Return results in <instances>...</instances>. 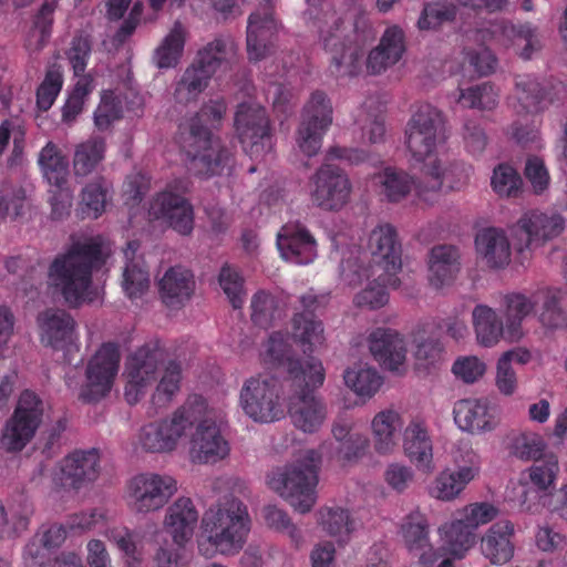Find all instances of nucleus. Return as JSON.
Wrapping results in <instances>:
<instances>
[{
  "mask_svg": "<svg viewBox=\"0 0 567 567\" xmlns=\"http://www.w3.org/2000/svg\"><path fill=\"white\" fill-rule=\"evenodd\" d=\"M226 110L224 100L209 101L178 126L177 142L186 155L188 171L198 177L220 175L234 164L229 148L212 133Z\"/></svg>",
  "mask_w": 567,
  "mask_h": 567,
  "instance_id": "1",
  "label": "nucleus"
},
{
  "mask_svg": "<svg viewBox=\"0 0 567 567\" xmlns=\"http://www.w3.org/2000/svg\"><path fill=\"white\" fill-rule=\"evenodd\" d=\"M104 264L102 245L94 238L76 240L49 267V278L70 308L90 300L92 275Z\"/></svg>",
  "mask_w": 567,
  "mask_h": 567,
  "instance_id": "2",
  "label": "nucleus"
},
{
  "mask_svg": "<svg viewBox=\"0 0 567 567\" xmlns=\"http://www.w3.org/2000/svg\"><path fill=\"white\" fill-rule=\"evenodd\" d=\"M307 369L298 361L290 362L285 408L296 429L312 434L320 430L327 417V406L315 393L323 384L326 374L317 358L307 362Z\"/></svg>",
  "mask_w": 567,
  "mask_h": 567,
  "instance_id": "3",
  "label": "nucleus"
},
{
  "mask_svg": "<svg viewBox=\"0 0 567 567\" xmlns=\"http://www.w3.org/2000/svg\"><path fill=\"white\" fill-rule=\"evenodd\" d=\"M306 14L312 20V27L318 28L324 50L331 54V72L357 75L364 55V39L357 27L351 24L346 33L344 20L328 3H322L319 9L309 8Z\"/></svg>",
  "mask_w": 567,
  "mask_h": 567,
  "instance_id": "4",
  "label": "nucleus"
},
{
  "mask_svg": "<svg viewBox=\"0 0 567 567\" xmlns=\"http://www.w3.org/2000/svg\"><path fill=\"white\" fill-rule=\"evenodd\" d=\"M423 175L426 182L416 181L408 172L389 166L375 178L380 186V194L390 203H400L414 190L419 200L433 204L439 197L444 181L461 182L467 177V169L463 163H453L443 168L441 162L435 159L424 165Z\"/></svg>",
  "mask_w": 567,
  "mask_h": 567,
  "instance_id": "5",
  "label": "nucleus"
},
{
  "mask_svg": "<svg viewBox=\"0 0 567 567\" xmlns=\"http://www.w3.org/2000/svg\"><path fill=\"white\" fill-rule=\"evenodd\" d=\"M327 449L308 450L293 464L274 470L268 475V485L299 513H308L316 503V486L321 457Z\"/></svg>",
  "mask_w": 567,
  "mask_h": 567,
  "instance_id": "6",
  "label": "nucleus"
},
{
  "mask_svg": "<svg viewBox=\"0 0 567 567\" xmlns=\"http://www.w3.org/2000/svg\"><path fill=\"white\" fill-rule=\"evenodd\" d=\"M250 524L247 506L235 497L210 507L202 518L203 533L208 543L223 555H235L241 550Z\"/></svg>",
  "mask_w": 567,
  "mask_h": 567,
  "instance_id": "7",
  "label": "nucleus"
},
{
  "mask_svg": "<svg viewBox=\"0 0 567 567\" xmlns=\"http://www.w3.org/2000/svg\"><path fill=\"white\" fill-rule=\"evenodd\" d=\"M207 402L199 394H192L171 416L153 421L140 430L138 443L145 452L167 453L174 451L182 437L206 415Z\"/></svg>",
  "mask_w": 567,
  "mask_h": 567,
  "instance_id": "8",
  "label": "nucleus"
},
{
  "mask_svg": "<svg viewBox=\"0 0 567 567\" xmlns=\"http://www.w3.org/2000/svg\"><path fill=\"white\" fill-rule=\"evenodd\" d=\"M285 386L287 382L285 381ZM284 384L275 377L257 375L247 379L239 393L244 413L256 422L270 423L285 416Z\"/></svg>",
  "mask_w": 567,
  "mask_h": 567,
  "instance_id": "9",
  "label": "nucleus"
},
{
  "mask_svg": "<svg viewBox=\"0 0 567 567\" xmlns=\"http://www.w3.org/2000/svg\"><path fill=\"white\" fill-rule=\"evenodd\" d=\"M444 130L442 111L430 103L416 105L404 130V143L416 162H424L436 151Z\"/></svg>",
  "mask_w": 567,
  "mask_h": 567,
  "instance_id": "10",
  "label": "nucleus"
},
{
  "mask_svg": "<svg viewBox=\"0 0 567 567\" xmlns=\"http://www.w3.org/2000/svg\"><path fill=\"white\" fill-rule=\"evenodd\" d=\"M166 353L158 341L148 342L140 347L126 360L125 400L128 404H136L146 393L147 389L157 381L159 370L165 364Z\"/></svg>",
  "mask_w": 567,
  "mask_h": 567,
  "instance_id": "11",
  "label": "nucleus"
},
{
  "mask_svg": "<svg viewBox=\"0 0 567 567\" xmlns=\"http://www.w3.org/2000/svg\"><path fill=\"white\" fill-rule=\"evenodd\" d=\"M43 416V402L31 390L19 396L13 414L7 421L0 437V449L20 452L33 439Z\"/></svg>",
  "mask_w": 567,
  "mask_h": 567,
  "instance_id": "12",
  "label": "nucleus"
},
{
  "mask_svg": "<svg viewBox=\"0 0 567 567\" xmlns=\"http://www.w3.org/2000/svg\"><path fill=\"white\" fill-rule=\"evenodd\" d=\"M235 130L244 151L258 158L271 152L274 134L264 106L255 102H243L235 113Z\"/></svg>",
  "mask_w": 567,
  "mask_h": 567,
  "instance_id": "13",
  "label": "nucleus"
},
{
  "mask_svg": "<svg viewBox=\"0 0 567 567\" xmlns=\"http://www.w3.org/2000/svg\"><path fill=\"white\" fill-rule=\"evenodd\" d=\"M176 492L177 482L171 475L145 472L127 482L126 501L134 513L148 514L163 508Z\"/></svg>",
  "mask_w": 567,
  "mask_h": 567,
  "instance_id": "14",
  "label": "nucleus"
},
{
  "mask_svg": "<svg viewBox=\"0 0 567 567\" xmlns=\"http://www.w3.org/2000/svg\"><path fill=\"white\" fill-rule=\"evenodd\" d=\"M331 102L323 91H315L306 103L299 123L296 143L308 157L318 154L322 140L333 120Z\"/></svg>",
  "mask_w": 567,
  "mask_h": 567,
  "instance_id": "15",
  "label": "nucleus"
},
{
  "mask_svg": "<svg viewBox=\"0 0 567 567\" xmlns=\"http://www.w3.org/2000/svg\"><path fill=\"white\" fill-rule=\"evenodd\" d=\"M352 184L337 165L323 163L309 178V195L313 206L324 212H339L350 200Z\"/></svg>",
  "mask_w": 567,
  "mask_h": 567,
  "instance_id": "16",
  "label": "nucleus"
},
{
  "mask_svg": "<svg viewBox=\"0 0 567 567\" xmlns=\"http://www.w3.org/2000/svg\"><path fill=\"white\" fill-rule=\"evenodd\" d=\"M120 349L114 342L103 343L90 360L86 368V385L80 399L85 403L97 402L112 389L120 367Z\"/></svg>",
  "mask_w": 567,
  "mask_h": 567,
  "instance_id": "17",
  "label": "nucleus"
},
{
  "mask_svg": "<svg viewBox=\"0 0 567 567\" xmlns=\"http://www.w3.org/2000/svg\"><path fill=\"white\" fill-rule=\"evenodd\" d=\"M372 262L369 266L373 272L381 271L379 278L392 285L399 282L398 274L402 268V247L396 229L390 224L374 228L369 237Z\"/></svg>",
  "mask_w": 567,
  "mask_h": 567,
  "instance_id": "18",
  "label": "nucleus"
},
{
  "mask_svg": "<svg viewBox=\"0 0 567 567\" xmlns=\"http://www.w3.org/2000/svg\"><path fill=\"white\" fill-rule=\"evenodd\" d=\"M148 216L159 220L182 236H188L194 229V208L190 202L168 184L150 203Z\"/></svg>",
  "mask_w": 567,
  "mask_h": 567,
  "instance_id": "19",
  "label": "nucleus"
},
{
  "mask_svg": "<svg viewBox=\"0 0 567 567\" xmlns=\"http://www.w3.org/2000/svg\"><path fill=\"white\" fill-rule=\"evenodd\" d=\"M299 300L302 310L293 315L292 333L301 344L303 353H312L315 347L322 344L324 341L323 324L318 317L322 315L328 298L308 291Z\"/></svg>",
  "mask_w": 567,
  "mask_h": 567,
  "instance_id": "20",
  "label": "nucleus"
},
{
  "mask_svg": "<svg viewBox=\"0 0 567 567\" xmlns=\"http://www.w3.org/2000/svg\"><path fill=\"white\" fill-rule=\"evenodd\" d=\"M99 474V451L96 449L75 450L60 462L54 483L65 489L79 491L93 483Z\"/></svg>",
  "mask_w": 567,
  "mask_h": 567,
  "instance_id": "21",
  "label": "nucleus"
},
{
  "mask_svg": "<svg viewBox=\"0 0 567 567\" xmlns=\"http://www.w3.org/2000/svg\"><path fill=\"white\" fill-rule=\"evenodd\" d=\"M274 0H258V9L250 13L247 25V53L257 62L268 56L274 47L278 23L274 14Z\"/></svg>",
  "mask_w": 567,
  "mask_h": 567,
  "instance_id": "22",
  "label": "nucleus"
},
{
  "mask_svg": "<svg viewBox=\"0 0 567 567\" xmlns=\"http://www.w3.org/2000/svg\"><path fill=\"white\" fill-rule=\"evenodd\" d=\"M40 341L53 350L65 351L76 339V321L64 309L49 308L37 317Z\"/></svg>",
  "mask_w": 567,
  "mask_h": 567,
  "instance_id": "23",
  "label": "nucleus"
},
{
  "mask_svg": "<svg viewBox=\"0 0 567 567\" xmlns=\"http://www.w3.org/2000/svg\"><path fill=\"white\" fill-rule=\"evenodd\" d=\"M281 257L295 265H309L318 255V244L311 231L301 223H288L277 235Z\"/></svg>",
  "mask_w": 567,
  "mask_h": 567,
  "instance_id": "24",
  "label": "nucleus"
},
{
  "mask_svg": "<svg viewBox=\"0 0 567 567\" xmlns=\"http://www.w3.org/2000/svg\"><path fill=\"white\" fill-rule=\"evenodd\" d=\"M190 440L189 455L199 464L216 463L229 453L228 442L220 434L217 425L205 420V415L196 424Z\"/></svg>",
  "mask_w": 567,
  "mask_h": 567,
  "instance_id": "25",
  "label": "nucleus"
},
{
  "mask_svg": "<svg viewBox=\"0 0 567 567\" xmlns=\"http://www.w3.org/2000/svg\"><path fill=\"white\" fill-rule=\"evenodd\" d=\"M564 223L560 215L530 210L517 221V231L525 237V247L534 249L558 236L564 229Z\"/></svg>",
  "mask_w": 567,
  "mask_h": 567,
  "instance_id": "26",
  "label": "nucleus"
},
{
  "mask_svg": "<svg viewBox=\"0 0 567 567\" xmlns=\"http://www.w3.org/2000/svg\"><path fill=\"white\" fill-rule=\"evenodd\" d=\"M370 351L374 359L385 369L395 371L406 357L403 337L389 328H377L369 337Z\"/></svg>",
  "mask_w": 567,
  "mask_h": 567,
  "instance_id": "27",
  "label": "nucleus"
},
{
  "mask_svg": "<svg viewBox=\"0 0 567 567\" xmlns=\"http://www.w3.org/2000/svg\"><path fill=\"white\" fill-rule=\"evenodd\" d=\"M195 290V279L190 270L174 266L168 268L158 281L162 302L171 309H181Z\"/></svg>",
  "mask_w": 567,
  "mask_h": 567,
  "instance_id": "28",
  "label": "nucleus"
},
{
  "mask_svg": "<svg viewBox=\"0 0 567 567\" xmlns=\"http://www.w3.org/2000/svg\"><path fill=\"white\" fill-rule=\"evenodd\" d=\"M514 524L511 520L494 523L481 539V550L494 565H504L514 556Z\"/></svg>",
  "mask_w": 567,
  "mask_h": 567,
  "instance_id": "29",
  "label": "nucleus"
},
{
  "mask_svg": "<svg viewBox=\"0 0 567 567\" xmlns=\"http://www.w3.org/2000/svg\"><path fill=\"white\" fill-rule=\"evenodd\" d=\"M198 520V512L189 497H178L168 508L164 519L166 532L178 546L187 543Z\"/></svg>",
  "mask_w": 567,
  "mask_h": 567,
  "instance_id": "30",
  "label": "nucleus"
},
{
  "mask_svg": "<svg viewBox=\"0 0 567 567\" xmlns=\"http://www.w3.org/2000/svg\"><path fill=\"white\" fill-rule=\"evenodd\" d=\"M403 450L417 468L430 472L433 461V444L423 421L412 420L403 433Z\"/></svg>",
  "mask_w": 567,
  "mask_h": 567,
  "instance_id": "31",
  "label": "nucleus"
},
{
  "mask_svg": "<svg viewBox=\"0 0 567 567\" xmlns=\"http://www.w3.org/2000/svg\"><path fill=\"white\" fill-rule=\"evenodd\" d=\"M475 247L478 256L491 268H504L511 261V244L503 229L483 228L476 234Z\"/></svg>",
  "mask_w": 567,
  "mask_h": 567,
  "instance_id": "32",
  "label": "nucleus"
},
{
  "mask_svg": "<svg viewBox=\"0 0 567 567\" xmlns=\"http://www.w3.org/2000/svg\"><path fill=\"white\" fill-rule=\"evenodd\" d=\"M460 252L455 246L437 245L430 251L429 280L439 289L453 282L460 271Z\"/></svg>",
  "mask_w": 567,
  "mask_h": 567,
  "instance_id": "33",
  "label": "nucleus"
},
{
  "mask_svg": "<svg viewBox=\"0 0 567 567\" xmlns=\"http://www.w3.org/2000/svg\"><path fill=\"white\" fill-rule=\"evenodd\" d=\"M453 412L455 423L463 431L478 433L494 427L493 415L485 399L461 400L455 404Z\"/></svg>",
  "mask_w": 567,
  "mask_h": 567,
  "instance_id": "34",
  "label": "nucleus"
},
{
  "mask_svg": "<svg viewBox=\"0 0 567 567\" xmlns=\"http://www.w3.org/2000/svg\"><path fill=\"white\" fill-rule=\"evenodd\" d=\"M237 51V44L230 35L219 34L199 49L194 60L214 75L235 62Z\"/></svg>",
  "mask_w": 567,
  "mask_h": 567,
  "instance_id": "35",
  "label": "nucleus"
},
{
  "mask_svg": "<svg viewBox=\"0 0 567 567\" xmlns=\"http://www.w3.org/2000/svg\"><path fill=\"white\" fill-rule=\"evenodd\" d=\"M213 74L197 61H193L183 72L175 84L174 100L182 105L196 102L208 87Z\"/></svg>",
  "mask_w": 567,
  "mask_h": 567,
  "instance_id": "36",
  "label": "nucleus"
},
{
  "mask_svg": "<svg viewBox=\"0 0 567 567\" xmlns=\"http://www.w3.org/2000/svg\"><path fill=\"white\" fill-rule=\"evenodd\" d=\"M140 244L136 240L127 243L124 250L127 262L123 271L122 287L130 299L141 297L150 287V272L143 260H135L134 255Z\"/></svg>",
  "mask_w": 567,
  "mask_h": 567,
  "instance_id": "37",
  "label": "nucleus"
},
{
  "mask_svg": "<svg viewBox=\"0 0 567 567\" xmlns=\"http://www.w3.org/2000/svg\"><path fill=\"white\" fill-rule=\"evenodd\" d=\"M514 109L517 114H537L546 107V92L542 84L532 75L515 78Z\"/></svg>",
  "mask_w": 567,
  "mask_h": 567,
  "instance_id": "38",
  "label": "nucleus"
},
{
  "mask_svg": "<svg viewBox=\"0 0 567 567\" xmlns=\"http://www.w3.org/2000/svg\"><path fill=\"white\" fill-rule=\"evenodd\" d=\"M477 474L478 467L473 463L468 466H461L457 471L445 470L435 478L431 495L441 501H452Z\"/></svg>",
  "mask_w": 567,
  "mask_h": 567,
  "instance_id": "39",
  "label": "nucleus"
},
{
  "mask_svg": "<svg viewBox=\"0 0 567 567\" xmlns=\"http://www.w3.org/2000/svg\"><path fill=\"white\" fill-rule=\"evenodd\" d=\"M374 449L379 454L391 453L398 443L401 427L400 414L391 409L380 411L371 423Z\"/></svg>",
  "mask_w": 567,
  "mask_h": 567,
  "instance_id": "40",
  "label": "nucleus"
},
{
  "mask_svg": "<svg viewBox=\"0 0 567 567\" xmlns=\"http://www.w3.org/2000/svg\"><path fill=\"white\" fill-rule=\"evenodd\" d=\"M380 272L381 271L373 272L369 268H362L361 272L357 274L358 279L349 280L350 285H357L361 284L363 276L367 279L374 277L373 280L370 281L369 285L354 297V303L358 307H368L370 309L381 308L389 300L388 288L396 289L399 287L400 281L392 285L388 281L381 280L379 278Z\"/></svg>",
  "mask_w": 567,
  "mask_h": 567,
  "instance_id": "41",
  "label": "nucleus"
},
{
  "mask_svg": "<svg viewBox=\"0 0 567 567\" xmlns=\"http://www.w3.org/2000/svg\"><path fill=\"white\" fill-rule=\"evenodd\" d=\"M472 317L478 343L484 347L495 346L504 332L503 321L496 311L488 306L477 305Z\"/></svg>",
  "mask_w": 567,
  "mask_h": 567,
  "instance_id": "42",
  "label": "nucleus"
},
{
  "mask_svg": "<svg viewBox=\"0 0 567 567\" xmlns=\"http://www.w3.org/2000/svg\"><path fill=\"white\" fill-rule=\"evenodd\" d=\"M439 532L445 549L456 558H463L475 544V530L462 518L445 523Z\"/></svg>",
  "mask_w": 567,
  "mask_h": 567,
  "instance_id": "43",
  "label": "nucleus"
},
{
  "mask_svg": "<svg viewBox=\"0 0 567 567\" xmlns=\"http://www.w3.org/2000/svg\"><path fill=\"white\" fill-rule=\"evenodd\" d=\"M38 163L44 178L58 188L66 183L69 161L53 142H48L39 154Z\"/></svg>",
  "mask_w": 567,
  "mask_h": 567,
  "instance_id": "44",
  "label": "nucleus"
},
{
  "mask_svg": "<svg viewBox=\"0 0 567 567\" xmlns=\"http://www.w3.org/2000/svg\"><path fill=\"white\" fill-rule=\"evenodd\" d=\"M186 31L181 22H175L168 34L156 48L153 60L158 69L175 68L184 52Z\"/></svg>",
  "mask_w": 567,
  "mask_h": 567,
  "instance_id": "45",
  "label": "nucleus"
},
{
  "mask_svg": "<svg viewBox=\"0 0 567 567\" xmlns=\"http://www.w3.org/2000/svg\"><path fill=\"white\" fill-rule=\"evenodd\" d=\"M161 371L155 391L152 394V403L155 406L168 405L178 393L182 382V364L177 360L167 361Z\"/></svg>",
  "mask_w": 567,
  "mask_h": 567,
  "instance_id": "46",
  "label": "nucleus"
},
{
  "mask_svg": "<svg viewBox=\"0 0 567 567\" xmlns=\"http://www.w3.org/2000/svg\"><path fill=\"white\" fill-rule=\"evenodd\" d=\"M563 291L550 288L535 293L536 305L542 303L539 321L547 328H561L567 326V312L561 307Z\"/></svg>",
  "mask_w": 567,
  "mask_h": 567,
  "instance_id": "47",
  "label": "nucleus"
},
{
  "mask_svg": "<svg viewBox=\"0 0 567 567\" xmlns=\"http://www.w3.org/2000/svg\"><path fill=\"white\" fill-rule=\"evenodd\" d=\"M106 144L101 136H92L79 144L74 152L73 168L78 176H87L103 161Z\"/></svg>",
  "mask_w": 567,
  "mask_h": 567,
  "instance_id": "48",
  "label": "nucleus"
},
{
  "mask_svg": "<svg viewBox=\"0 0 567 567\" xmlns=\"http://www.w3.org/2000/svg\"><path fill=\"white\" fill-rule=\"evenodd\" d=\"M250 318L255 326L268 329L280 320L284 309L276 296L265 290L257 291L250 301Z\"/></svg>",
  "mask_w": 567,
  "mask_h": 567,
  "instance_id": "49",
  "label": "nucleus"
},
{
  "mask_svg": "<svg viewBox=\"0 0 567 567\" xmlns=\"http://www.w3.org/2000/svg\"><path fill=\"white\" fill-rule=\"evenodd\" d=\"M33 514L31 504L23 501L9 507V512L0 504V538L17 537L25 532Z\"/></svg>",
  "mask_w": 567,
  "mask_h": 567,
  "instance_id": "50",
  "label": "nucleus"
},
{
  "mask_svg": "<svg viewBox=\"0 0 567 567\" xmlns=\"http://www.w3.org/2000/svg\"><path fill=\"white\" fill-rule=\"evenodd\" d=\"M344 383L358 396L370 399L381 388L383 379L374 368H349L343 374Z\"/></svg>",
  "mask_w": 567,
  "mask_h": 567,
  "instance_id": "51",
  "label": "nucleus"
},
{
  "mask_svg": "<svg viewBox=\"0 0 567 567\" xmlns=\"http://www.w3.org/2000/svg\"><path fill=\"white\" fill-rule=\"evenodd\" d=\"M429 520L419 509L411 512L402 524V535L408 548L413 550L429 549L432 545L429 537Z\"/></svg>",
  "mask_w": 567,
  "mask_h": 567,
  "instance_id": "52",
  "label": "nucleus"
},
{
  "mask_svg": "<svg viewBox=\"0 0 567 567\" xmlns=\"http://www.w3.org/2000/svg\"><path fill=\"white\" fill-rule=\"evenodd\" d=\"M458 102L467 109L492 111L498 104V91L489 82L460 90Z\"/></svg>",
  "mask_w": 567,
  "mask_h": 567,
  "instance_id": "53",
  "label": "nucleus"
},
{
  "mask_svg": "<svg viewBox=\"0 0 567 567\" xmlns=\"http://www.w3.org/2000/svg\"><path fill=\"white\" fill-rule=\"evenodd\" d=\"M109 184L103 177L85 185L82 190V212L87 217L97 218L104 212L107 203Z\"/></svg>",
  "mask_w": 567,
  "mask_h": 567,
  "instance_id": "54",
  "label": "nucleus"
},
{
  "mask_svg": "<svg viewBox=\"0 0 567 567\" xmlns=\"http://www.w3.org/2000/svg\"><path fill=\"white\" fill-rule=\"evenodd\" d=\"M507 328L512 337L519 333L522 321L534 310L535 295L528 298L523 293H509L505 297Z\"/></svg>",
  "mask_w": 567,
  "mask_h": 567,
  "instance_id": "55",
  "label": "nucleus"
},
{
  "mask_svg": "<svg viewBox=\"0 0 567 567\" xmlns=\"http://www.w3.org/2000/svg\"><path fill=\"white\" fill-rule=\"evenodd\" d=\"M457 7L450 2L426 3L417 21L420 30H436L445 23L453 22Z\"/></svg>",
  "mask_w": 567,
  "mask_h": 567,
  "instance_id": "56",
  "label": "nucleus"
},
{
  "mask_svg": "<svg viewBox=\"0 0 567 567\" xmlns=\"http://www.w3.org/2000/svg\"><path fill=\"white\" fill-rule=\"evenodd\" d=\"M491 185L499 196L517 197L522 190L523 179L513 166L499 164L493 171Z\"/></svg>",
  "mask_w": 567,
  "mask_h": 567,
  "instance_id": "57",
  "label": "nucleus"
},
{
  "mask_svg": "<svg viewBox=\"0 0 567 567\" xmlns=\"http://www.w3.org/2000/svg\"><path fill=\"white\" fill-rule=\"evenodd\" d=\"M559 473L558 457L554 453L545 454L528 470L529 480L539 491H547L556 482Z\"/></svg>",
  "mask_w": 567,
  "mask_h": 567,
  "instance_id": "58",
  "label": "nucleus"
},
{
  "mask_svg": "<svg viewBox=\"0 0 567 567\" xmlns=\"http://www.w3.org/2000/svg\"><path fill=\"white\" fill-rule=\"evenodd\" d=\"M319 523L331 536H348L353 527L348 509L342 507H324L319 512Z\"/></svg>",
  "mask_w": 567,
  "mask_h": 567,
  "instance_id": "59",
  "label": "nucleus"
},
{
  "mask_svg": "<svg viewBox=\"0 0 567 567\" xmlns=\"http://www.w3.org/2000/svg\"><path fill=\"white\" fill-rule=\"evenodd\" d=\"M25 192L10 182L0 183V218H17L22 215Z\"/></svg>",
  "mask_w": 567,
  "mask_h": 567,
  "instance_id": "60",
  "label": "nucleus"
},
{
  "mask_svg": "<svg viewBox=\"0 0 567 567\" xmlns=\"http://www.w3.org/2000/svg\"><path fill=\"white\" fill-rule=\"evenodd\" d=\"M219 286L229 299L234 309H240L245 302L244 278L229 265L221 267L218 277Z\"/></svg>",
  "mask_w": 567,
  "mask_h": 567,
  "instance_id": "61",
  "label": "nucleus"
},
{
  "mask_svg": "<svg viewBox=\"0 0 567 567\" xmlns=\"http://www.w3.org/2000/svg\"><path fill=\"white\" fill-rule=\"evenodd\" d=\"M63 86V75L58 69L45 72L43 81L37 89V106L47 112L51 109Z\"/></svg>",
  "mask_w": 567,
  "mask_h": 567,
  "instance_id": "62",
  "label": "nucleus"
},
{
  "mask_svg": "<svg viewBox=\"0 0 567 567\" xmlns=\"http://www.w3.org/2000/svg\"><path fill=\"white\" fill-rule=\"evenodd\" d=\"M122 112L120 99L112 91H105L94 113L95 126L101 131L107 130L113 122L122 117Z\"/></svg>",
  "mask_w": 567,
  "mask_h": 567,
  "instance_id": "63",
  "label": "nucleus"
},
{
  "mask_svg": "<svg viewBox=\"0 0 567 567\" xmlns=\"http://www.w3.org/2000/svg\"><path fill=\"white\" fill-rule=\"evenodd\" d=\"M413 341L415 343L414 357L419 363L430 367L442 359L443 346L436 337L425 338L421 331H417Z\"/></svg>",
  "mask_w": 567,
  "mask_h": 567,
  "instance_id": "64",
  "label": "nucleus"
}]
</instances>
